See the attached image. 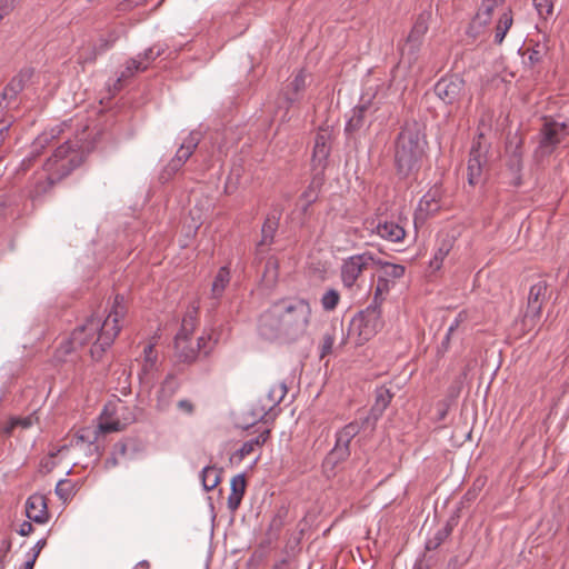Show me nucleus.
<instances>
[{
  "label": "nucleus",
  "mask_w": 569,
  "mask_h": 569,
  "mask_svg": "<svg viewBox=\"0 0 569 569\" xmlns=\"http://www.w3.org/2000/svg\"><path fill=\"white\" fill-rule=\"evenodd\" d=\"M128 312L124 297L116 295L108 316L103 321L99 317L91 316L76 327L70 337L62 342L56 353L62 359L71 352L91 345L90 356L94 361L101 360L121 331V322Z\"/></svg>",
  "instance_id": "f257e3e1"
},
{
  "label": "nucleus",
  "mask_w": 569,
  "mask_h": 569,
  "mask_svg": "<svg viewBox=\"0 0 569 569\" xmlns=\"http://www.w3.org/2000/svg\"><path fill=\"white\" fill-rule=\"evenodd\" d=\"M311 318V306L298 297H286L274 301L259 318V333L267 340L284 338L296 340L307 330Z\"/></svg>",
  "instance_id": "f03ea898"
},
{
  "label": "nucleus",
  "mask_w": 569,
  "mask_h": 569,
  "mask_svg": "<svg viewBox=\"0 0 569 569\" xmlns=\"http://www.w3.org/2000/svg\"><path fill=\"white\" fill-rule=\"evenodd\" d=\"M84 157L80 140L68 139L64 141L44 162L46 176L36 179L29 188L28 197L34 202L51 192L57 183L83 163Z\"/></svg>",
  "instance_id": "7ed1b4c3"
},
{
  "label": "nucleus",
  "mask_w": 569,
  "mask_h": 569,
  "mask_svg": "<svg viewBox=\"0 0 569 569\" xmlns=\"http://www.w3.org/2000/svg\"><path fill=\"white\" fill-rule=\"evenodd\" d=\"M427 141L417 122H407L396 139L395 167L397 174L405 179L421 167Z\"/></svg>",
  "instance_id": "20e7f679"
},
{
  "label": "nucleus",
  "mask_w": 569,
  "mask_h": 569,
  "mask_svg": "<svg viewBox=\"0 0 569 569\" xmlns=\"http://www.w3.org/2000/svg\"><path fill=\"white\" fill-rule=\"evenodd\" d=\"M382 327L381 307L370 303L352 317L347 338H355L356 345L362 346L375 337Z\"/></svg>",
  "instance_id": "39448f33"
},
{
  "label": "nucleus",
  "mask_w": 569,
  "mask_h": 569,
  "mask_svg": "<svg viewBox=\"0 0 569 569\" xmlns=\"http://www.w3.org/2000/svg\"><path fill=\"white\" fill-rule=\"evenodd\" d=\"M431 11L423 10L420 12L412 24V28L407 36L405 43L400 47L402 59H407L409 64L417 62L419 53L425 42V37L429 30V22L431 20Z\"/></svg>",
  "instance_id": "423d86ee"
},
{
  "label": "nucleus",
  "mask_w": 569,
  "mask_h": 569,
  "mask_svg": "<svg viewBox=\"0 0 569 569\" xmlns=\"http://www.w3.org/2000/svg\"><path fill=\"white\" fill-rule=\"evenodd\" d=\"M489 143L485 132L479 131L477 140L473 141L468 159V182L475 187L482 181L483 171L487 168Z\"/></svg>",
  "instance_id": "0eeeda50"
},
{
  "label": "nucleus",
  "mask_w": 569,
  "mask_h": 569,
  "mask_svg": "<svg viewBox=\"0 0 569 569\" xmlns=\"http://www.w3.org/2000/svg\"><path fill=\"white\" fill-rule=\"evenodd\" d=\"M569 136V120L557 121L545 117L538 134V147L542 153L550 154Z\"/></svg>",
  "instance_id": "6e6552de"
},
{
  "label": "nucleus",
  "mask_w": 569,
  "mask_h": 569,
  "mask_svg": "<svg viewBox=\"0 0 569 569\" xmlns=\"http://www.w3.org/2000/svg\"><path fill=\"white\" fill-rule=\"evenodd\" d=\"M200 142V133L191 131L183 140L176 152V156L168 162L160 174L163 181L170 180L190 159Z\"/></svg>",
  "instance_id": "1a4fd4ad"
},
{
  "label": "nucleus",
  "mask_w": 569,
  "mask_h": 569,
  "mask_svg": "<svg viewBox=\"0 0 569 569\" xmlns=\"http://www.w3.org/2000/svg\"><path fill=\"white\" fill-rule=\"evenodd\" d=\"M333 134L329 127H319L311 156V171L326 172L331 153Z\"/></svg>",
  "instance_id": "9d476101"
},
{
  "label": "nucleus",
  "mask_w": 569,
  "mask_h": 569,
  "mask_svg": "<svg viewBox=\"0 0 569 569\" xmlns=\"http://www.w3.org/2000/svg\"><path fill=\"white\" fill-rule=\"evenodd\" d=\"M522 144L523 137L518 132L508 136L506 140V152L509 156L507 161V170L510 172L509 183L515 187L521 184V169H522Z\"/></svg>",
  "instance_id": "9b49d317"
},
{
  "label": "nucleus",
  "mask_w": 569,
  "mask_h": 569,
  "mask_svg": "<svg viewBox=\"0 0 569 569\" xmlns=\"http://www.w3.org/2000/svg\"><path fill=\"white\" fill-rule=\"evenodd\" d=\"M373 262H376V259L371 252L355 254L346 259L341 266V280L343 284L351 288L363 270Z\"/></svg>",
  "instance_id": "f8f14e48"
},
{
  "label": "nucleus",
  "mask_w": 569,
  "mask_h": 569,
  "mask_svg": "<svg viewBox=\"0 0 569 569\" xmlns=\"http://www.w3.org/2000/svg\"><path fill=\"white\" fill-rule=\"evenodd\" d=\"M64 127H67V123L62 122L39 134L32 143V151L30 156L21 161L19 171L23 173L27 172L33 166L42 150L50 144L51 141L60 138L61 133L64 131Z\"/></svg>",
  "instance_id": "ddd939ff"
},
{
  "label": "nucleus",
  "mask_w": 569,
  "mask_h": 569,
  "mask_svg": "<svg viewBox=\"0 0 569 569\" xmlns=\"http://www.w3.org/2000/svg\"><path fill=\"white\" fill-rule=\"evenodd\" d=\"M287 392L288 388L284 382L273 385L266 397L268 402L263 403L260 409H256L254 416H259L264 423L272 422L280 411V409L277 411L274 409L283 400Z\"/></svg>",
  "instance_id": "4468645a"
},
{
  "label": "nucleus",
  "mask_w": 569,
  "mask_h": 569,
  "mask_svg": "<svg viewBox=\"0 0 569 569\" xmlns=\"http://www.w3.org/2000/svg\"><path fill=\"white\" fill-rule=\"evenodd\" d=\"M279 220L280 217L274 213L268 214L267 218L264 219V222L261 228V239L256 246L253 259L254 266H258L263 261L264 256L269 250V247L273 243L274 234L279 228Z\"/></svg>",
  "instance_id": "2eb2a0df"
},
{
  "label": "nucleus",
  "mask_w": 569,
  "mask_h": 569,
  "mask_svg": "<svg viewBox=\"0 0 569 569\" xmlns=\"http://www.w3.org/2000/svg\"><path fill=\"white\" fill-rule=\"evenodd\" d=\"M442 197L443 189L440 184H435L431 187L419 201L415 213V221H425L429 217L438 213L441 209Z\"/></svg>",
  "instance_id": "dca6fc26"
},
{
  "label": "nucleus",
  "mask_w": 569,
  "mask_h": 569,
  "mask_svg": "<svg viewBox=\"0 0 569 569\" xmlns=\"http://www.w3.org/2000/svg\"><path fill=\"white\" fill-rule=\"evenodd\" d=\"M465 89V80L458 76L441 78L435 84V93L446 104H452L459 100Z\"/></svg>",
  "instance_id": "f3484780"
},
{
  "label": "nucleus",
  "mask_w": 569,
  "mask_h": 569,
  "mask_svg": "<svg viewBox=\"0 0 569 569\" xmlns=\"http://www.w3.org/2000/svg\"><path fill=\"white\" fill-rule=\"evenodd\" d=\"M26 516L36 523H46L49 520L50 515L44 495L33 493L27 499Z\"/></svg>",
  "instance_id": "a211bd4d"
},
{
  "label": "nucleus",
  "mask_w": 569,
  "mask_h": 569,
  "mask_svg": "<svg viewBox=\"0 0 569 569\" xmlns=\"http://www.w3.org/2000/svg\"><path fill=\"white\" fill-rule=\"evenodd\" d=\"M181 381L174 373H168L157 392V409L164 411L169 408L172 397L179 390Z\"/></svg>",
  "instance_id": "6ab92c4d"
},
{
  "label": "nucleus",
  "mask_w": 569,
  "mask_h": 569,
  "mask_svg": "<svg viewBox=\"0 0 569 569\" xmlns=\"http://www.w3.org/2000/svg\"><path fill=\"white\" fill-rule=\"evenodd\" d=\"M372 102L368 100L367 102L360 103L352 109V114L346 123L345 133L347 136H351L358 132L363 127H369L368 123V114L372 112Z\"/></svg>",
  "instance_id": "aec40b11"
},
{
  "label": "nucleus",
  "mask_w": 569,
  "mask_h": 569,
  "mask_svg": "<svg viewBox=\"0 0 569 569\" xmlns=\"http://www.w3.org/2000/svg\"><path fill=\"white\" fill-rule=\"evenodd\" d=\"M34 73L33 68L21 69L4 87L3 97H7L9 101L16 100L17 96L24 89L26 84L32 78Z\"/></svg>",
  "instance_id": "412c9836"
},
{
  "label": "nucleus",
  "mask_w": 569,
  "mask_h": 569,
  "mask_svg": "<svg viewBox=\"0 0 569 569\" xmlns=\"http://www.w3.org/2000/svg\"><path fill=\"white\" fill-rule=\"evenodd\" d=\"M247 489V479L244 473L232 477L230 481V495L227 500L228 509L234 512L239 509Z\"/></svg>",
  "instance_id": "4be33fe9"
},
{
  "label": "nucleus",
  "mask_w": 569,
  "mask_h": 569,
  "mask_svg": "<svg viewBox=\"0 0 569 569\" xmlns=\"http://www.w3.org/2000/svg\"><path fill=\"white\" fill-rule=\"evenodd\" d=\"M306 74L303 70H300L290 83L287 86L283 97L287 102L286 109L289 110L296 102L301 98L302 92L306 90Z\"/></svg>",
  "instance_id": "5701e85b"
},
{
  "label": "nucleus",
  "mask_w": 569,
  "mask_h": 569,
  "mask_svg": "<svg viewBox=\"0 0 569 569\" xmlns=\"http://www.w3.org/2000/svg\"><path fill=\"white\" fill-rule=\"evenodd\" d=\"M548 283L546 280H539L530 287L527 301V310L536 313L541 312L542 306L547 300Z\"/></svg>",
  "instance_id": "b1692460"
},
{
  "label": "nucleus",
  "mask_w": 569,
  "mask_h": 569,
  "mask_svg": "<svg viewBox=\"0 0 569 569\" xmlns=\"http://www.w3.org/2000/svg\"><path fill=\"white\" fill-rule=\"evenodd\" d=\"M326 181V172L311 171V180L306 190L300 194L299 200L308 203H315L320 194Z\"/></svg>",
  "instance_id": "393cba45"
},
{
  "label": "nucleus",
  "mask_w": 569,
  "mask_h": 569,
  "mask_svg": "<svg viewBox=\"0 0 569 569\" xmlns=\"http://www.w3.org/2000/svg\"><path fill=\"white\" fill-rule=\"evenodd\" d=\"M340 332L342 336L341 339V346L346 345L347 339L343 336V328L342 326L338 328L337 326H331L322 336L321 343L319 346V357L320 359H323L325 357L329 356L333 351V345L337 339V333Z\"/></svg>",
  "instance_id": "a878e982"
},
{
  "label": "nucleus",
  "mask_w": 569,
  "mask_h": 569,
  "mask_svg": "<svg viewBox=\"0 0 569 569\" xmlns=\"http://www.w3.org/2000/svg\"><path fill=\"white\" fill-rule=\"evenodd\" d=\"M393 393L386 386L377 387L375 391V403L372 405V416L375 419H380L385 410L390 405Z\"/></svg>",
  "instance_id": "bb28decb"
},
{
  "label": "nucleus",
  "mask_w": 569,
  "mask_h": 569,
  "mask_svg": "<svg viewBox=\"0 0 569 569\" xmlns=\"http://www.w3.org/2000/svg\"><path fill=\"white\" fill-rule=\"evenodd\" d=\"M376 232L381 238L392 242L401 241L406 236L405 229L393 221H380L376 227Z\"/></svg>",
  "instance_id": "cd10ccee"
},
{
  "label": "nucleus",
  "mask_w": 569,
  "mask_h": 569,
  "mask_svg": "<svg viewBox=\"0 0 569 569\" xmlns=\"http://www.w3.org/2000/svg\"><path fill=\"white\" fill-rule=\"evenodd\" d=\"M289 515V508L284 505L279 506L274 515L272 516L269 527L267 529V536L270 540H276L279 538V535L286 523V520Z\"/></svg>",
  "instance_id": "c85d7f7f"
},
{
  "label": "nucleus",
  "mask_w": 569,
  "mask_h": 569,
  "mask_svg": "<svg viewBox=\"0 0 569 569\" xmlns=\"http://www.w3.org/2000/svg\"><path fill=\"white\" fill-rule=\"evenodd\" d=\"M101 54L94 41H86L77 52V63L84 69L87 64H93L98 56Z\"/></svg>",
  "instance_id": "c756f323"
},
{
  "label": "nucleus",
  "mask_w": 569,
  "mask_h": 569,
  "mask_svg": "<svg viewBox=\"0 0 569 569\" xmlns=\"http://www.w3.org/2000/svg\"><path fill=\"white\" fill-rule=\"evenodd\" d=\"M279 278V260L276 256H269L264 261L261 274V282L267 288L276 286Z\"/></svg>",
  "instance_id": "7c9ffc66"
},
{
  "label": "nucleus",
  "mask_w": 569,
  "mask_h": 569,
  "mask_svg": "<svg viewBox=\"0 0 569 569\" xmlns=\"http://www.w3.org/2000/svg\"><path fill=\"white\" fill-rule=\"evenodd\" d=\"M174 349L178 360L187 365L193 363L199 356V351L191 340H180L179 342H174Z\"/></svg>",
  "instance_id": "2f4dec72"
},
{
  "label": "nucleus",
  "mask_w": 569,
  "mask_h": 569,
  "mask_svg": "<svg viewBox=\"0 0 569 569\" xmlns=\"http://www.w3.org/2000/svg\"><path fill=\"white\" fill-rule=\"evenodd\" d=\"M350 455V448H345L335 443V447L328 452L323 460V467L332 471L338 465L347 461Z\"/></svg>",
  "instance_id": "473e14b6"
},
{
  "label": "nucleus",
  "mask_w": 569,
  "mask_h": 569,
  "mask_svg": "<svg viewBox=\"0 0 569 569\" xmlns=\"http://www.w3.org/2000/svg\"><path fill=\"white\" fill-rule=\"evenodd\" d=\"M123 33L124 31L120 27H112L102 32L99 36L98 42H96L100 53L110 50Z\"/></svg>",
  "instance_id": "72a5a7b5"
},
{
  "label": "nucleus",
  "mask_w": 569,
  "mask_h": 569,
  "mask_svg": "<svg viewBox=\"0 0 569 569\" xmlns=\"http://www.w3.org/2000/svg\"><path fill=\"white\" fill-rule=\"evenodd\" d=\"M96 437L93 440L90 439L88 435L84 433H77L71 440L69 445L61 446L56 452H51V457H57L61 455L63 451H68L69 448H76V447H82L84 443H87V448L90 453L98 452V446L94 443Z\"/></svg>",
  "instance_id": "f704fd0d"
},
{
  "label": "nucleus",
  "mask_w": 569,
  "mask_h": 569,
  "mask_svg": "<svg viewBox=\"0 0 569 569\" xmlns=\"http://www.w3.org/2000/svg\"><path fill=\"white\" fill-rule=\"evenodd\" d=\"M361 431L359 422L351 421L336 432V445L350 448L352 439Z\"/></svg>",
  "instance_id": "c9c22d12"
},
{
  "label": "nucleus",
  "mask_w": 569,
  "mask_h": 569,
  "mask_svg": "<svg viewBox=\"0 0 569 569\" xmlns=\"http://www.w3.org/2000/svg\"><path fill=\"white\" fill-rule=\"evenodd\" d=\"M222 469H218L214 466H206L201 473V482L206 491L213 490L221 481Z\"/></svg>",
  "instance_id": "e433bc0d"
},
{
  "label": "nucleus",
  "mask_w": 569,
  "mask_h": 569,
  "mask_svg": "<svg viewBox=\"0 0 569 569\" xmlns=\"http://www.w3.org/2000/svg\"><path fill=\"white\" fill-rule=\"evenodd\" d=\"M230 282V270L228 267H221L212 282L211 292L213 298H220Z\"/></svg>",
  "instance_id": "4c0bfd02"
},
{
  "label": "nucleus",
  "mask_w": 569,
  "mask_h": 569,
  "mask_svg": "<svg viewBox=\"0 0 569 569\" xmlns=\"http://www.w3.org/2000/svg\"><path fill=\"white\" fill-rule=\"evenodd\" d=\"M147 69L148 64L143 62L141 54H139L137 58H131L127 61L126 69L121 72L117 81L121 83L122 81H126L128 78L132 77L136 72H143Z\"/></svg>",
  "instance_id": "58836bf2"
},
{
  "label": "nucleus",
  "mask_w": 569,
  "mask_h": 569,
  "mask_svg": "<svg viewBox=\"0 0 569 569\" xmlns=\"http://www.w3.org/2000/svg\"><path fill=\"white\" fill-rule=\"evenodd\" d=\"M452 526L447 522L445 527L440 528L432 538L426 542V549L431 551L440 547L443 541L451 535Z\"/></svg>",
  "instance_id": "ea45409f"
},
{
  "label": "nucleus",
  "mask_w": 569,
  "mask_h": 569,
  "mask_svg": "<svg viewBox=\"0 0 569 569\" xmlns=\"http://www.w3.org/2000/svg\"><path fill=\"white\" fill-rule=\"evenodd\" d=\"M196 327V317L192 315H187L182 319L181 328L177 332L174 337V342H179L180 340H191V335Z\"/></svg>",
  "instance_id": "a19ab883"
},
{
  "label": "nucleus",
  "mask_w": 569,
  "mask_h": 569,
  "mask_svg": "<svg viewBox=\"0 0 569 569\" xmlns=\"http://www.w3.org/2000/svg\"><path fill=\"white\" fill-rule=\"evenodd\" d=\"M391 283L387 277L379 276L377 279V284L375 288L373 299L371 301L372 305L381 307L385 298L382 297L385 293L390 291Z\"/></svg>",
  "instance_id": "79ce46f5"
},
{
  "label": "nucleus",
  "mask_w": 569,
  "mask_h": 569,
  "mask_svg": "<svg viewBox=\"0 0 569 569\" xmlns=\"http://www.w3.org/2000/svg\"><path fill=\"white\" fill-rule=\"evenodd\" d=\"M33 425V416L30 415L28 417H11L9 421L6 422L4 436L10 437L13 430L17 427H21L23 429L30 428Z\"/></svg>",
  "instance_id": "37998d69"
},
{
  "label": "nucleus",
  "mask_w": 569,
  "mask_h": 569,
  "mask_svg": "<svg viewBox=\"0 0 569 569\" xmlns=\"http://www.w3.org/2000/svg\"><path fill=\"white\" fill-rule=\"evenodd\" d=\"M379 267H381L385 270V276L388 279H400L405 276L406 268L402 264L391 263L387 261H382L380 259L376 260L375 262Z\"/></svg>",
  "instance_id": "c03bdc74"
},
{
  "label": "nucleus",
  "mask_w": 569,
  "mask_h": 569,
  "mask_svg": "<svg viewBox=\"0 0 569 569\" xmlns=\"http://www.w3.org/2000/svg\"><path fill=\"white\" fill-rule=\"evenodd\" d=\"M340 301V293L337 289H328L321 297L320 302L325 311H333Z\"/></svg>",
  "instance_id": "a18cd8bd"
},
{
  "label": "nucleus",
  "mask_w": 569,
  "mask_h": 569,
  "mask_svg": "<svg viewBox=\"0 0 569 569\" xmlns=\"http://www.w3.org/2000/svg\"><path fill=\"white\" fill-rule=\"evenodd\" d=\"M144 353V361L141 368L140 377L141 375H147L149 371H151L157 362V353L154 350L153 345H147L143 349Z\"/></svg>",
  "instance_id": "49530a36"
},
{
  "label": "nucleus",
  "mask_w": 569,
  "mask_h": 569,
  "mask_svg": "<svg viewBox=\"0 0 569 569\" xmlns=\"http://www.w3.org/2000/svg\"><path fill=\"white\" fill-rule=\"evenodd\" d=\"M541 319V312H535L532 310H527L523 317L520 319L522 328H525L526 332H530L533 330Z\"/></svg>",
  "instance_id": "de8ad7c7"
},
{
  "label": "nucleus",
  "mask_w": 569,
  "mask_h": 569,
  "mask_svg": "<svg viewBox=\"0 0 569 569\" xmlns=\"http://www.w3.org/2000/svg\"><path fill=\"white\" fill-rule=\"evenodd\" d=\"M74 487L70 480H60L56 486V493L59 498L68 500L74 495Z\"/></svg>",
  "instance_id": "09e8293b"
},
{
  "label": "nucleus",
  "mask_w": 569,
  "mask_h": 569,
  "mask_svg": "<svg viewBox=\"0 0 569 569\" xmlns=\"http://www.w3.org/2000/svg\"><path fill=\"white\" fill-rule=\"evenodd\" d=\"M533 6L538 12V14L547 19L553 12V1L552 0H532Z\"/></svg>",
  "instance_id": "8fccbe9b"
},
{
  "label": "nucleus",
  "mask_w": 569,
  "mask_h": 569,
  "mask_svg": "<svg viewBox=\"0 0 569 569\" xmlns=\"http://www.w3.org/2000/svg\"><path fill=\"white\" fill-rule=\"evenodd\" d=\"M527 332H526L525 328H522V326H521V321L520 320H516L511 325V327L508 329V333H507V337H506V342L507 343H511L513 340L520 339Z\"/></svg>",
  "instance_id": "3c124183"
},
{
  "label": "nucleus",
  "mask_w": 569,
  "mask_h": 569,
  "mask_svg": "<svg viewBox=\"0 0 569 569\" xmlns=\"http://www.w3.org/2000/svg\"><path fill=\"white\" fill-rule=\"evenodd\" d=\"M12 548V539L7 536L0 540V569H4L7 565V557Z\"/></svg>",
  "instance_id": "603ef678"
},
{
  "label": "nucleus",
  "mask_w": 569,
  "mask_h": 569,
  "mask_svg": "<svg viewBox=\"0 0 569 569\" xmlns=\"http://www.w3.org/2000/svg\"><path fill=\"white\" fill-rule=\"evenodd\" d=\"M124 419L127 420L126 425L134 421L133 417L124 418ZM123 427H124V423H121L120 420H114V421H110V422L100 423L99 430L102 433H109V432H113V431H120V430H122Z\"/></svg>",
  "instance_id": "864d4df0"
},
{
  "label": "nucleus",
  "mask_w": 569,
  "mask_h": 569,
  "mask_svg": "<svg viewBox=\"0 0 569 569\" xmlns=\"http://www.w3.org/2000/svg\"><path fill=\"white\" fill-rule=\"evenodd\" d=\"M449 252V249L447 248H439L433 258L430 260V267L433 268L435 270H439L441 264H442V261L445 259V257L448 254Z\"/></svg>",
  "instance_id": "5fc2aeb1"
},
{
  "label": "nucleus",
  "mask_w": 569,
  "mask_h": 569,
  "mask_svg": "<svg viewBox=\"0 0 569 569\" xmlns=\"http://www.w3.org/2000/svg\"><path fill=\"white\" fill-rule=\"evenodd\" d=\"M12 123H13L12 117H10L9 119L2 117L0 119V148L2 147L6 138L9 134V130H10Z\"/></svg>",
  "instance_id": "6e6d98bb"
},
{
  "label": "nucleus",
  "mask_w": 569,
  "mask_h": 569,
  "mask_svg": "<svg viewBox=\"0 0 569 569\" xmlns=\"http://www.w3.org/2000/svg\"><path fill=\"white\" fill-rule=\"evenodd\" d=\"M253 450V445L248 440L242 443V446L236 451L234 456L238 458L239 461H241L247 456L251 455Z\"/></svg>",
  "instance_id": "4d7b16f0"
},
{
  "label": "nucleus",
  "mask_w": 569,
  "mask_h": 569,
  "mask_svg": "<svg viewBox=\"0 0 569 569\" xmlns=\"http://www.w3.org/2000/svg\"><path fill=\"white\" fill-rule=\"evenodd\" d=\"M379 419H375L372 416V409L368 412V415L365 418H360L359 426L361 429L370 428L371 430L376 429L377 421Z\"/></svg>",
  "instance_id": "13d9d810"
},
{
  "label": "nucleus",
  "mask_w": 569,
  "mask_h": 569,
  "mask_svg": "<svg viewBox=\"0 0 569 569\" xmlns=\"http://www.w3.org/2000/svg\"><path fill=\"white\" fill-rule=\"evenodd\" d=\"M270 435H271V430L266 429L262 432H260V435H258L254 439H251L249 441L253 445L254 448L261 447L268 441V439L270 438Z\"/></svg>",
  "instance_id": "bf43d9fd"
},
{
  "label": "nucleus",
  "mask_w": 569,
  "mask_h": 569,
  "mask_svg": "<svg viewBox=\"0 0 569 569\" xmlns=\"http://www.w3.org/2000/svg\"><path fill=\"white\" fill-rule=\"evenodd\" d=\"M511 12L509 13H502V16L500 17V23L503 24V30L502 32H500V43L502 42L505 36H506V32L509 30V28L512 26V17L510 14Z\"/></svg>",
  "instance_id": "052dcab7"
},
{
  "label": "nucleus",
  "mask_w": 569,
  "mask_h": 569,
  "mask_svg": "<svg viewBox=\"0 0 569 569\" xmlns=\"http://www.w3.org/2000/svg\"><path fill=\"white\" fill-rule=\"evenodd\" d=\"M210 342V337L201 336L197 339L196 348L198 351H203L206 356L209 355L210 349H207L208 343Z\"/></svg>",
  "instance_id": "680f3d73"
},
{
  "label": "nucleus",
  "mask_w": 569,
  "mask_h": 569,
  "mask_svg": "<svg viewBox=\"0 0 569 569\" xmlns=\"http://www.w3.org/2000/svg\"><path fill=\"white\" fill-rule=\"evenodd\" d=\"M177 407L179 410L188 413V415H191L193 413L194 411V406L193 403L188 400V399H182V400H179L178 403H177Z\"/></svg>",
  "instance_id": "e2e57ef3"
},
{
  "label": "nucleus",
  "mask_w": 569,
  "mask_h": 569,
  "mask_svg": "<svg viewBox=\"0 0 569 569\" xmlns=\"http://www.w3.org/2000/svg\"><path fill=\"white\" fill-rule=\"evenodd\" d=\"M496 0H483L479 10L489 17L492 16L493 9L496 7Z\"/></svg>",
  "instance_id": "0e129e2a"
},
{
  "label": "nucleus",
  "mask_w": 569,
  "mask_h": 569,
  "mask_svg": "<svg viewBox=\"0 0 569 569\" xmlns=\"http://www.w3.org/2000/svg\"><path fill=\"white\" fill-rule=\"evenodd\" d=\"M466 318H467L466 311H460L458 313V316L456 317V319L453 320V322L448 328L449 335H452L457 330V328L460 326V323L466 320Z\"/></svg>",
  "instance_id": "69168bd1"
},
{
  "label": "nucleus",
  "mask_w": 569,
  "mask_h": 569,
  "mask_svg": "<svg viewBox=\"0 0 569 569\" xmlns=\"http://www.w3.org/2000/svg\"><path fill=\"white\" fill-rule=\"evenodd\" d=\"M47 546V538H42L37 541V543L32 548V556L30 558H34V561L39 557L41 550Z\"/></svg>",
  "instance_id": "338daca9"
},
{
  "label": "nucleus",
  "mask_w": 569,
  "mask_h": 569,
  "mask_svg": "<svg viewBox=\"0 0 569 569\" xmlns=\"http://www.w3.org/2000/svg\"><path fill=\"white\" fill-rule=\"evenodd\" d=\"M33 531V526L31 522L29 521H23L21 525H20V528L18 530V533L20 536H29L31 532Z\"/></svg>",
  "instance_id": "774afa93"
}]
</instances>
